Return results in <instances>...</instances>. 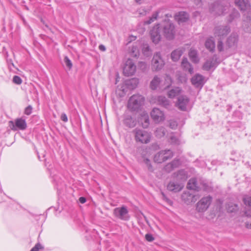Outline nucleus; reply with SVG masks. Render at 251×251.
<instances>
[{"instance_id":"nucleus-1","label":"nucleus","mask_w":251,"mask_h":251,"mask_svg":"<svg viewBox=\"0 0 251 251\" xmlns=\"http://www.w3.org/2000/svg\"><path fill=\"white\" fill-rule=\"evenodd\" d=\"M176 33L175 26L170 20L164 21L161 25H156L150 31L151 39L155 44L161 41L162 34L167 40H172L175 37Z\"/></svg>"},{"instance_id":"nucleus-2","label":"nucleus","mask_w":251,"mask_h":251,"mask_svg":"<svg viewBox=\"0 0 251 251\" xmlns=\"http://www.w3.org/2000/svg\"><path fill=\"white\" fill-rule=\"evenodd\" d=\"M145 98L142 95L136 94L132 96L129 99L127 106L132 111L139 110L144 104Z\"/></svg>"},{"instance_id":"nucleus-3","label":"nucleus","mask_w":251,"mask_h":251,"mask_svg":"<svg viewBox=\"0 0 251 251\" xmlns=\"http://www.w3.org/2000/svg\"><path fill=\"white\" fill-rule=\"evenodd\" d=\"M133 133L137 142L146 144L150 142L151 135L147 131L136 128L133 130Z\"/></svg>"},{"instance_id":"nucleus-4","label":"nucleus","mask_w":251,"mask_h":251,"mask_svg":"<svg viewBox=\"0 0 251 251\" xmlns=\"http://www.w3.org/2000/svg\"><path fill=\"white\" fill-rule=\"evenodd\" d=\"M165 65L160 52L154 53L151 61V69L153 72H158L161 70Z\"/></svg>"},{"instance_id":"nucleus-5","label":"nucleus","mask_w":251,"mask_h":251,"mask_svg":"<svg viewBox=\"0 0 251 251\" xmlns=\"http://www.w3.org/2000/svg\"><path fill=\"white\" fill-rule=\"evenodd\" d=\"M173 156V153L170 150H163L156 153L153 158L154 162L162 163Z\"/></svg>"},{"instance_id":"nucleus-6","label":"nucleus","mask_w":251,"mask_h":251,"mask_svg":"<svg viewBox=\"0 0 251 251\" xmlns=\"http://www.w3.org/2000/svg\"><path fill=\"white\" fill-rule=\"evenodd\" d=\"M212 200V198L208 196L201 199L197 203L196 209L199 212L205 211L210 206Z\"/></svg>"},{"instance_id":"nucleus-7","label":"nucleus","mask_w":251,"mask_h":251,"mask_svg":"<svg viewBox=\"0 0 251 251\" xmlns=\"http://www.w3.org/2000/svg\"><path fill=\"white\" fill-rule=\"evenodd\" d=\"M139 83V80L137 78H133L131 79L126 81L125 85H123L121 87V88L118 89L116 92L118 93V91H122V93H119L120 96H123L125 95L126 90V86L129 89H134L136 88Z\"/></svg>"},{"instance_id":"nucleus-8","label":"nucleus","mask_w":251,"mask_h":251,"mask_svg":"<svg viewBox=\"0 0 251 251\" xmlns=\"http://www.w3.org/2000/svg\"><path fill=\"white\" fill-rule=\"evenodd\" d=\"M136 71V66L133 61L130 59H128L125 64L123 68V73L125 76H131L133 75Z\"/></svg>"},{"instance_id":"nucleus-9","label":"nucleus","mask_w":251,"mask_h":251,"mask_svg":"<svg viewBox=\"0 0 251 251\" xmlns=\"http://www.w3.org/2000/svg\"><path fill=\"white\" fill-rule=\"evenodd\" d=\"M239 41V36L237 33H232L226 39V49L234 50L236 48Z\"/></svg>"},{"instance_id":"nucleus-10","label":"nucleus","mask_w":251,"mask_h":251,"mask_svg":"<svg viewBox=\"0 0 251 251\" xmlns=\"http://www.w3.org/2000/svg\"><path fill=\"white\" fill-rule=\"evenodd\" d=\"M9 126L11 129L14 131H16L18 129L25 130L27 126L25 120L22 118L16 119L15 123L11 121H10Z\"/></svg>"},{"instance_id":"nucleus-11","label":"nucleus","mask_w":251,"mask_h":251,"mask_svg":"<svg viewBox=\"0 0 251 251\" xmlns=\"http://www.w3.org/2000/svg\"><path fill=\"white\" fill-rule=\"evenodd\" d=\"M113 213L116 217L121 220L126 221L129 219L128 210L125 206L115 208L114 209Z\"/></svg>"},{"instance_id":"nucleus-12","label":"nucleus","mask_w":251,"mask_h":251,"mask_svg":"<svg viewBox=\"0 0 251 251\" xmlns=\"http://www.w3.org/2000/svg\"><path fill=\"white\" fill-rule=\"evenodd\" d=\"M189 102V99L185 95H181L178 97L176 103V106L181 111H186L187 105Z\"/></svg>"},{"instance_id":"nucleus-13","label":"nucleus","mask_w":251,"mask_h":251,"mask_svg":"<svg viewBox=\"0 0 251 251\" xmlns=\"http://www.w3.org/2000/svg\"><path fill=\"white\" fill-rule=\"evenodd\" d=\"M151 116L156 123H159L165 119L163 112L157 108H154L151 112Z\"/></svg>"},{"instance_id":"nucleus-14","label":"nucleus","mask_w":251,"mask_h":251,"mask_svg":"<svg viewBox=\"0 0 251 251\" xmlns=\"http://www.w3.org/2000/svg\"><path fill=\"white\" fill-rule=\"evenodd\" d=\"M230 31V28L227 25H219L214 29L215 36L221 37L226 35Z\"/></svg>"},{"instance_id":"nucleus-15","label":"nucleus","mask_w":251,"mask_h":251,"mask_svg":"<svg viewBox=\"0 0 251 251\" xmlns=\"http://www.w3.org/2000/svg\"><path fill=\"white\" fill-rule=\"evenodd\" d=\"M243 26L244 30L251 33V12L244 14Z\"/></svg>"},{"instance_id":"nucleus-16","label":"nucleus","mask_w":251,"mask_h":251,"mask_svg":"<svg viewBox=\"0 0 251 251\" xmlns=\"http://www.w3.org/2000/svg\"><path fill=\"white\" fill-rule=\"evenodd\" d=\"M182 200L187 204L195 202L197 199L196 196L189 192H184L181 195Z\"/></svg>"},{"instance_id":"nucleus-17","label":"nucleus","mask_w":251,"mask_h":251,"mask_svg":"<svg viewBox=\"0 0 251 251\" xmlns=\"http://www.w3.org/2000/svg\"><path fill=\"white\" fill-rule=\"evenodd\" d=\"M156 102L157 104L166 109H169L171 106L170 100L164 96H158L156 99Z\"/></svg>"},{"instance_id":"nucleus-18","label":"nucleus","mask_w":251,"mask_h":251,"mask_svg":"<svg viewBox=\"0 0 251 251\" xmlns=\"http://www.w3.org/2000/svg\"><path fill=\"white\" fill-rule=\"evenodd\" d=\"M217 60L216 56L214 55L212 58L207 60L203 64L202 68L206 71H209L214 67L216 64Z\"/></svg>"},{"instance_id":"nucleus-19","label":"nucleus","mask_w":251,"mask_h":251,"mask_svg":"<svg viewBox=\"0 0 251 251\" xmlns=\"http://www.w3.org/2000/svg\"><path fill=\"white\" fill-rule=\"evenodd\" d=\"M189 17L188 14L184 11L179 12L175 15V19L179 23L186 22L189 19Z\"/></svg>"},{"instance_id":"nucleus-20","label":"nucleus","mask_w":251,"mask_h":251,"mask_svg":"<svg viewBox=\"0 0 251 251\" xmlns=\"http://www.w3.org/2000/svg\"><path fill=\"white\" fill-rule=\"evenodd\" d=\"M191 82L197 87H201L203 84V77L199 74L196 75L192 78Z\"/></svg>"},{"instance_id":"nucleus-21","label":"nucleus","mask_w":251,"mask_h":251,"mask_svg":"<svg viewBox=\"0 0 251 251\" xmlns=\"http://www.w3.org/2000/svg\"><path fill=\"white\" fill-rule=\"evenodd\" d=\"M184 50L183 48H178L173 51L171 54V58L174 62L177 61L182 55Z\"/></svg>"},{"instance_id":"nucleus-22","label":"nucleus","mask_w":251,"mask_h":251,"mask_svg":"<svg viewBox=\"0 0 251 251\" xmlns=\"http://www.w3.org/2000/svg\"><path fill=\"white\" fill-rule=\"evenodd\" d=\"M181 65L184 71L188 72L190 74L193 73V68L187 58H183Z\"/></svg>"},{"instance_id":"nucleus-23","label":"nucleus","mask_w":251,"mask_h":251,"mask_svg":"<svg viewBox=\"0 0 251 251\" xmlns=\"http://www.w3.org/2000/svg\"><path fill=\"white\" fill-rule=\"evenodd\" d=\"M182 187L183 186L181 184L173 181L170 182L167 186V189L169 191L175 193L180 191L182 189Z\"/></svg>"},{"instance_id":"nucleus-24","label":"nucleus","mask_w":251,"mask_h":251,"mask_svg":"<svg viewBox=\"0 0 251 251\" xmlns=\"http://www.w3.org/2000/svg\"><path fill=\"white\" fill-rule=\"evenodd\" d=\"M235 3L241 11H245L249 6L248 0H235Z\"/></svg>"},{"instance_id":"nucleus-25","label":"nucleus","mask_w":251,"mask_h":251,"mask_svg":"<svg viewBox=\"0 0 251 251\" xmlns=\"http://www.w3.org/2000/svg\"><path fill=\"white\" fill-rule=\"evenodd\" d=\"M243 200L244 204L250 208L245 211V214L247 217H251V197L246 196L243 198Z\"/></svg>"},{"instance_id":"nucleus-26","label":"nucleus","mask_w":251,"mask_h":251,"mask_svg":"<svg viewBox=\"0 0 251 251\" xmlns=\"http://www.w3.org/2000/svg\"><path fill=\"white\" fill-rule=\"evenodd\" d=\"M206 48L210 51L213 52L215 50V44L212 37L207 39L205 43Z\"/></svg>"},{"instance_id":"nucleus-27","label":"nucleus","mask_w":251,"mask_h":251,"mask_svg":"<svg viewBox=\"0 0 251 251\" xmlns=\"http://www.w3.org/2000/svg\"><path fill=\"white\" fill-rule=\"evenodd\" d=\"M161 82V78L157 75H155L152 80L150 82V88L152 90L157 89Z\"/></svg>"},{"instance_id":"nucleus-28","label":"nucleus","mask_w":251,"mask_h":251,"mask_svg":"<svg viewBox=\"0 0 251 251\" xmlns=\"http://www.w3.org/2000/svg\"><path fill=\"white\" fill-rule=\"evenodd\" d=\"M187 188L188 189L194 190L199 191V187L197 186V182L196 178L190 179L187 185Z\"/></svg>"},{"instance_id":"nucleus-29","label":"nucleus","mask_w":251,"mask_h":251,"mask_svg":"<svg viewBox=\"0 0 251 251\" xmlns=\"http://www.w3.org/2000/svg\"><path fill=\"white\" fill-rule=\"evenodd\" d=\"M182 90L179 87H175L168 92V96L170 98H174L181 93Z\"/></svg>"},{"instance_id":"nucleus-30","label":"nucleus","mask_w":251,"mask_h":251,"mask_svg":"<svg viewBox=\"0 0 251 251\" xmlns=\"http://www.w3.org/2000/svg\"><path fill=\"white\" fill-rule=\"evenodd\" d=\"M189 56L193 62L195 63L199 62V59L196 50L191 49L189 52Z\"/></svg>"},{"instance_id":"nucleus-31","label":"nucleus","mask_w":251,"mask_h":251,"mask_svg":"<svg viewBox=\"0 0 251 251\" xmlns=\"http://www.w3.org/2000/svg\"><path fill=\"white\" fill-rule=\"evenodd\" d=\"M211 11L215 12V14L218 15L222 14L224 13L223 6L217 3H215L213 4Z\"/></svg>"},{"instance_id":"nucleus-32","label":"nucleus","mask_w":251,"mask_h":251,"mask_svg":"<svg viewBox=\"0 0 251 251\" xmlns=\"http://www.w3.org/2000/svg\"><path fill=\"white\" fill-rule=\"evenodd\" d=\"M124 124L129 127H133L136 125L135 121L130 116H127L124 120Z\"/></svg>"},{"instance_id":"nucleus-33","label":"nucleus","mask_w":251,"mask_h":251,"mask_svg":"<svg viewBox=\"0 0 251 251\" xmlns=\"http://www.w3.org/2000/svg\"><path fill=\"white\" fill-rule=\"evenodd\" d=\"M140 122H141L142 126L144 128H147L150 124V120L149 116L148 114H144L140 119Z\"/></svg>"},{"instance_id":"nucleus-34","label":"nucleus","mask_w":251,"mask_h":251,"mask_svg":"<svg viewBox=\"0 0 251 251\" xmlns=\"http://www.w3.org/2000/svg\"><path fill=\"white\" fill-rule=\"evenodd\" d=\"M166 133V129L163 127H160L156 129L155 134L158 138H161L163 137Z\"/></svg>"},{"instance_id":"nucleus-35","label":"nucleus","mask_w":251,"mask_h":251,"mask_svg":"<svg viewBox=\"0 0 251 251\" xmlns=\"http://www.w3.org/2000/svg\"><path fill=\"white\" fill-rule=\"evenodd\" d=\"M159 11H156L154 12L152 16L149 19V20L144 22L145 25H150L152 22H153L155 20H156L158 16Z\"/></svg>"},{"instance_id":"nucleus-36","label":"nucleus","mask_w":251,"mask_h":251,"mask_svg":"<svg viewBox=\"0 0 251 251\" xmlns=\"http://www.w3.org/2000/svg\"><path fill=\"white\" fill-rule=\"evenodd\" d=\"M238 209V205L233 203H229L227 206V210L228 212H234Z\"/></svg>"},{"instance_id":"nucleus-37","label":"nucleus","mask_w":251,"mask_h":251,"mask_svg":"<svg viewBox=\"0 0 251 251\" xmlns=\"http://www.w3.org/2000/svg\"><path fill=\"white\" fill-rule=\"evenodd\" d=\"M130 54V56L132 57H138L139 55V52L138 48L136 46L132 47Z\"/></svg>"},{"instance_id":"nucleus-38","label":"nucleus","mask_w":251,"mask_h":251,"mask_svg":"<svg viewBox=\"0 0 251 251\" xmlns=\"http://www.w3.org/2000/svg\"><path fill=\"white\" fill-rule=\"evenodd\" d=\"M143 161L144 163L146 165L148 170L151 172H152L153 171V168L151 164V161L148 158H145Z\"/></svg>"},{"instance_id":"nucleus-39","label":"nucleus","mask_w":251,"mask_h":251,"mask_svg":"<svg viewBox=\"0 0 251 251\" xmlns=\"http://www.w3.org/2000/svg\"><path fill=\"white\" fill-rule=\"evenodd\" d=\"M142 50H143V53L147 56L150 55L151 54L150 48L148 45L144 46Z\"/></svg>"},{"instance_id":"nucleus-40","label":"nucleus","mask_w":251,"mask_h":251,"mask_svg":"<svg viewBox=\"0 0 251 251\" xmlns=\"http://www.w3.org/2000/svg\"><path fill=\"white\" fill-rule=\"evenodd\" d=\"M64 61L68 69L71 70L73 65L71 61L69 59V58L67 56H65L64 59Z\"/></svg>"},{"instance_id":"nucleus-41","label":"nucleus","mask_w":251,"mask_h":251,"mask_svg":"<svg viewBox=\"0 0 251 251\" xmlns=\"http://www.w3.org/2000/svg\"><path fill=\"white\" fill-rule=\"evenodd\" d=\"M13 82L16 84H21L22 82V79L17 75L14 76L13 78Z\"/></svg>"},{"instance_id":"nucleus-42","label":"nucleus","mask_w":251,"mask_h":251,"mask_svg":"<svg viewBox=\"0 0 251 251\" xmlns=\"http://www.w3.org/2000/svg\"><path fill=\"white\" fill-rule=\"evenodd\" d=\"M174 169L178 167L180 164V161L179 159H174L170 162Z\"/></svg>"},{"instance_id":"nucleus-43","label":"nucleus","mask_w":251,"mask_h":251,"mask_svg":"<svg viewBox=\"0 0 251 251\" xmlns=\"http://www.w3.org/2000/svg\"><path fill=\"white\" fill-rule=\"evenodd\" d=\"M137 12L140 16H145L148 13L147 10L145 8L143 7H141L140 8H139L137 10Z\"/></svg>"},{"instance_id":"nucleus-44","label":"nucleus","mask_w":251,"mask_h":251,"mask_svg":"<svg viewBox=\"0 0 251 251\" xmlns=\"http://www.w3.org/2000/svg\"><path fill=\"white\" fill-rule=\"evenodd\" d=\"M174 169V168L172 166L171 163H169L167 164L165 167H164V170L167 172H170L172 170Z\"/></svg>"},{"instance_id":"nucleus-45","label":"nucleus","mask_w":251,"mask_h":251,"mask_svg":"<svg viewBox=\"0 0 251 251\" xmlns=\"http://www.w3.org/2000/svg\"><path fill=\"white\" fill-rule=\"evenodd\" d=\"M32 111V106L31 105H28L27 107H26L25 108L24 113L25 115H29L31 113Z\"/></svg>"},{"instance_id":"nucleus-46","label":"nucleus","mask_w":251,"mask_h":251,"mask_svg":"<svg viewBox=\"0 0 251 251\" xmlns=\"http://www.w3.org/2000/svg\"><path fill=\"white\" fill-rule=\"evenodd\" d=\"M146 240L149 242H152L154 240V238L151 234L148 233L145 235Z\"/></svg>"},{"instance_id":"nucleus-47","label":"nucleus","mask_w":251,"mask_h":251,"mask_svg":"<svg viewBox=\"0 0 251 251\" xmlns=\"http://www.w3.org/2000/svg\"><path fill=\"white\" fill-rule=\"evenodd\" d=\"M217 49L219 51H222L224 50L223 43L221 40L218 42Z\"/></svg>"},{"instance_id":"nucleus-48","label":"nucleus","mask_w":251,"mask_h":251,"mask_svg":"<svg viewBox=\"0 0 251 251\" xmlns=\"http://www.w3.org/2000/svg\"><path fill=\"white\" fill-rule=\"evenodd\" d=\"M42 248L41 245L40 243H37L36 244L35 247H34L30 251H38L40 249Z\"/></svg>"},{"instance_id":"nucleus-49","label":"nucleus","mask_w":251,"mask_h":251,"mask_svg":"<svg viewBox=\"0 0 251 251\" xmlns=\"http://www.w3.org/2000/svg\"><path fill=\"white\" fill-rule=\"evenodd\" d=\"M171 142L174 144H178V139L175 136H172L170 138Z\"/></svg>"},{"instance_id":"nucleus-50","label":"nucleus","mask_w":251,"mask_h":251,"mask_svg":"<svg viewBox=\"0 0 251 251\" xmlns=\"http://www.w3.org/2000/svg\"><path fill=\"white\" fill-rule=\"evenodd\" d=\"M61 119L64 122H67L68 121V118L66 114L62 113L61 115Z\"/></svg>"},{"instance_id":"nucleus-51","label":"nucleus","mask_w":251,"mask_h":251,"mask_svg":"<svg viewBox=\"0 0 251 251\" xmlns=\"http://www.w3.org/2000/svg\"><path fill=\"white\" fill-rule=\"evenodd\" d=\"M162 199L164 200H165V201H166L168 203L171 202V201L168 198H167V197L165 196V195L163 193H162Z\"/></svg>"},{"instance_id":"nucleus-52","label":"nucleus","mask_w":251,"mask_h":251,"mask_svg":"<svg viewBox=\"0 0 251 251\" xmlns=\"http://www.w3.org/2000/svg\"><path fill=\"white\" fill-rule=\"evenodd\" d=\"M170 126L171 128H175L177 126V124L176 122H172L170 124Z\"/></svg>"},{"instance_id":"nucleus-53","label":"nucleus","mask_w":251,"mask_h":251,"mask_svg":"<svg viewBox=\"0 0 251 251\" xmlns=\"http://www.w3.org/2000/svg\"><path fill=\"white\" fill-rule=\"evenodd\" d=\"M86 198L83 197H80L79 199V201L81 203H84L86 202Z\"/></svg>"},{"instance_id":"nucleus-54","label":"nucleus","mask_w":251,"mask_h":251,"mask_svg":"<svg viewBox=\"0 0 251 251\" xmlns=\"http://www.w3.org/2000/svg\"><path fill=\"white\" fill-rule=\"evenodd\" d=\"M99 49L101 51H105L106 49L104 46L103 45H100L99 46Z\"/></svg>"},{"instance_id":"nucleus-55","label":"nucleus","mask_w":251,"mask_h":251,"mask_svg":"<svg viewBox=\"0 0 251 251\" xmlns=\"http://www.w3.org/2000/svg\"><path fill=\"white\" fill-rule=\"evenodd\" d=\"M140 67H143V69H145L146 67V64L144 62H141L140 63Z\"/></svg>"},{"instance_id":"nucleus-56","label":"nucleus","mask_w":251,"mask_h":251,"mask_svg":"<svg viewBox=\"0 0 251 251\" xmlns=\"http://www.w3.org/2000/svg\"><path fill=\"white\" fill-rule=\"evenodd\" d=\"M246 227L248 228L251 229V224H246Z\"/></svg>"},{"instance_id":"nucleus-57","label":"nucleus","mask_w":251,"mask_h":251,"mask_svg":"<svg viewBox=\"0 0 251 251\" xmlns=\"http://www.w3.org/2000/svg\"><path fill=\"white\" fill-rule=\"evenodd\" d=\"M195 1H196V3H197V5H199L200 2H201V0H195Z\"/></svg>"},{"instance_id":"nucleus-58","label":"nucleus","mask_w":251,"mask_h":251,"mask_svg":"<svg viewBox=\"0 0 251 251\" xmlns=\"http://www.w3.org/2000/svg\"><path fill=\"white\" fill-rule=\"evenodd\" d=\"M165 15H166V16L167 17H172L171 15L169 14H166Z\"/></svg>"},{"instance_id":"nucleus-59","label":"nucleus","mask_w":251,"mask_h":251,"mask_svg":"<svg viewBox=\"0 0 251 251\" xmlns=\"http://www.w3.org/2000/svg\"><path fill=\"white\" fill-rule=\"evenodd\" d=\"M136 1V2H140V1H141V0H135Z\"/></svg>"},{"instance_id":"nucleus-60","label":"nucleus","mask_w":251,"mask_h":251,"mask_svg":"<svg viewBox=\"0 0 251 251\" xmlns=\"http://www.w3.org/2000/svg\"><path fill=\"white\" fill-rule=\"evenodd\" d=\"M181 173H183V171H180L179 172V174H180Z\"/></svg>"}]
</instances>
